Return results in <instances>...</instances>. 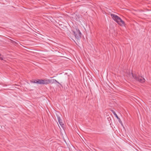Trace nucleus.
I'll return each instance as SVG.
<instances>
[{"label": "nucleus", "instance_id": "nucleus-8", "mask_svg": "<svg viewBox=\"0 0 151 151\" xmlns=\"http://www.w3.org/2000/svg\"><path fill=\"white\" fill-rule=\"evenodd\" d=\"M50 81H51V83H57L59 84L61 87H63L62 85L58 81L56 80L55 79H52L50 80Z\"/></svg>", "mask_w": 151, "mask_h": 151}, {"label": "nucleus", "instance_id": "nucleus-3", "mask_svg": "<svg viewBox=\"0 0 151 151\" xmlns=\"http://www.w3.org/2000/svg\"><path fill=\"white\" fill-rule=\"evenodd\" d=\"M73 34L77 40H79L81 37V33L78 29H76L75 30H72Z\"/></svg>", "mask_w": 151, "mask_h": 151}, {"label": "nucleus", "instance_id": "nucleus-9", "mask_svg": "<svg viewBox=\"0 0 151 151\" xmlns=\"http://www.w3.org/2000/svg\"><path fill=\"white\" fill-rule=\"evenodd\" d=\"M0 59L1 60H3V56L1 54H0Z\"/></svg>", "mask_w": 151, "mask_h": 151}, {"label": "nucleus", "instance_id": "nucleus-1", "mask_svg": "<svg viewBox=\"0 0 151 151\" xmlns=\"http://www.w3.org/2000/svg\"><path fill=\"white\" fill-rule=\"evenodd\" d=\"M111 16L113 19L121 26H125L124 22L118 16L114 14H111Z\"/></svg>", "mask_w": 151, "mask_h": 151}, {"label": "nucleus", "instance_id": "nucleus-10", "mask_svg": "<svg viewBox=\"0 0 151 151\" xmlns=\"http://www.w3.org/2000/svg\"><path fill=\"white\" fill-rule=\"evenodd\" d=\"M11 42L13 44H17V43L16 42L13 40H11Z\"/></svg>", "mask_w": 151, "mask_h": 151}, {"label": "nucleus", "instance_id": "nucleus-2", "mask_svg": "<svg viewBox=\"0 0 151 151\" xmlns=\"http://www.w3.org/2000/svg\"><path fill=\"white\" fill-rule=\"evenodd\" d=\"M131 74L132 75V78L141 83H143L145 82V79L141 76H140L139 74L137 75L135 73L132 72Z\"/></svg>", "mask_w": 151, "mask_h": 151}, {"label": "nucleus", "instance_id": "nucleus-7", "mask_svg": "<svg viewBox=\"0 0 151 151\" xmlns=\"http://www.w3.org/2000/svg\"><path fill=\"white\" fill-rule=\"evenodd\" d=\"M30 82L33 83H36L40 84V79L34 80L32 81H31Z\"/></svg>", "mask_w": 151, "mask_h": 151}, {"label": "nucleus", "instance_id": "nucleus-6", "mask_svg": "<svg viewBox=\"0 0 151 151\" xmlns=\"http://www.w3.org/2000/svg\"><path fill=\"white\" fill-rule=\"evenodd\" d=\"M58 122L60 124V125L62 127H63V126L64 125V124L62 122V120L61 119L60 117L58 115H56Z\"/></svg>", "mask_w": 151, "mask_h": 151}, {"label": "nucleus", "instance_id": "nucleus-5", "mask_svg": "<svg viewBox=\"0 0 151 151\" xmlns=\"http://www.w3.org/2000/svg\"><path fill=\"white\" fill-rule=\"evenodd\" d=\"M110 111L111 112H112L113 114L115 116L116 118L118 119V121L122 125H123L122 122V121H121L120 118L119 117L117 114H116V113L115 112V111H114L112 109L110 110Z\"/></svg>", "mask_w": 151, "mask_h": 151}, {"label": "nucleus", "instance_id": "nucleus-4", "mask_svg": "<svg viewBox=\"0 0 151 151\" xmlns=\"http://www.w3.org/2000/svg\"><path fill=\"white\" fill-rule=\"evenodd\" d=\"M50 83L51 81L49 79H40V84L47 85Z\"/></svg>", "mask_w": 151, "mask_h": 151}]
</instances>
